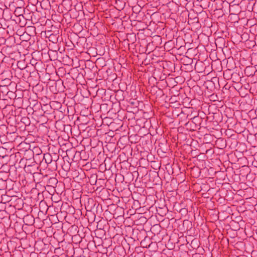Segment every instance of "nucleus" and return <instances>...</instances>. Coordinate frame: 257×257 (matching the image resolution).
<instances>
[{
  "instance_id": "obj_1",
  "label": "nucleus",
  "mask_w": 257,
  "mask_h": 257,
  "mask_svg": "<svg viewBox=\"0 0 257 257\" xmlns=\"http://www.w3.org/2000/svg\"><path fill=\"white\" fill-rule=\"evenodd\" d=\"M44 167H47L51 164H54V167H52V170H56L57 168L56 160L53 161L51 155L49 153L44 154L43 157Z\"/></svg>"
},
{
  "instance_id": "obj_2",
  "label": "nucleus",
  "mask_w": 257,
  "mask_h": 257,
  "mask_svg": "<svg viewBox=\"0 0 257 257\" xmlns=\"http://www.w3.org/2000/svg\"><path fill=\"white\" fill-rule=\"evenodd\" d=\"M36 150L37 153L33 156L34 160L36 163L39 164L40 166H42L44 165V154H42L40 148H36Z\"/></svg>"
},
{
  "instance_id": "obj_3",
  "label": "nucleus",
  "mask_w": 257,
  "mask_h": 257,
  "mask_svg": "<svg viewBox=\"0 0 257 257\" xmlns=\"http://www.w3.org/2000/svg\"><path fill=\"white\" fill-rule=\"evenodd\" d=\"M24 12V9L22 7H17L14 12V14L16 16H23Z\"/></svg>"
},
{
  "instance_id": "obj_4",
  "label": "nucleus",
  "mask_w": 257,
  "mask_h": 257,
  "mask_svg": "<svg viewBox=\"0 0 257 257\" xmlns=\"http://www.w3.org/2000/svg\"><path fill=\"white\" fill-rule=\"evenodd\" d=\"M32 166H30V165H28V166H26L25 165V170L26 172H30V173H31V172L30 171V169H29L30 167H31Z\"/></svg>"
},
{
  "instance_id": "obj_5",
  "label": "nucleus",
  "mask_w": 257,
  "mask_h": 257,
  "mask_svg": "<svg viewBox=\"0 0 257 257\" xmlns=\"http://www.w3.org/2000/svg\"><path fill=\"white\" fill-rule=\"evenodd\" d=\"M28 120V118L27 117H23L22 118L21 121L26 123V121Z\"/></svg>"
},
{
  "instance_id": "obj_6",
  "label": "nucleus",
  "mask_w": 257,
  "mask_h": 257,
  "mask_svg": "<svg viewBox=\"0 0 257 257\" xmlns=\"http://www.w3.org/2000/svg\"><path fill=\"white\" fill-rule=\"evenodd\" d=\"M54 181L55 182L57 181L56 179L54 178H50V179L49 180V181Z\"/></svg>"
},
{
  "instance_id": "obj_7",
  "label": "nucleus",
  "mask_w": 257,
  "mask_h": 257,
  "mask_svg": "<svg viewBox=\"0 0 257 257\" xmlns=\"http://www.w3.org/2000/svg\"><path fill=\"white\" fill-rule=\"evenodd\" d=\"M49 166H50V169H52V167H54V164H51V165H49Z\"/></svg>"
},
{
  "instance_id": "obj_8",
  "label": "nucleus",
  "mask_w": 257,
  "mask_h": 257,
  "mask_svg": "<svg viewBox=\"0 0 257 257\" xmlns=\"http://www.w3.org/2000/svg\"><path fill=\"white\" fill-rule=\"evenodd\" d=\"M34 175H35V174H36V175H39V174H38V173H34Z\"/></svg>"
}]
</instances>
